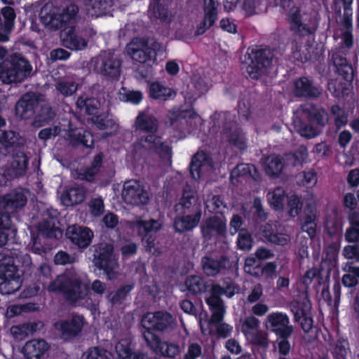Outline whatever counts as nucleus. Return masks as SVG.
Instances as JSON below:
<instances>
[{
	"label": "nucleus",
	"instance_id": "f257e3e1",
	"mask_svg": "<svg viewBox=\"0 0 359 359\" xmlns=\"http://www.w3.org/2000/svg\"><path fill=\"white\" fill-rule=\"evenodd\" d=\"M79 8L71 1H64L62 6H53L45 4L40 11L41 22L53 30L63 29L61 33L62 45L73 51L85 50L88 40L76 29Z\"/></svg>",
	"mask_w": 359,
	"mask_h": 359
},
{
	"label": "nucleus",
	"instance_id": "f03ea898",
	"mask_svg": "<svg viewBox=\"0 0 359 359\" xmlns=\"http://www.w3.org/2000/svg\"><path fill=\"white\" fill-rule=\"evenodd\" d=\"M142 337L147 347L156 355L174 358L182 351L177 344L163 341L155 332H164L172 327V316L163 311L148 312L143 315L141 322Z\"/></svg>",
	"mask_w": 359,
	"mask_h": 359
},
{
	"label": "nucleus",
	"instance_id": "7ed1b4c3",
	"mask_svg": "<svg viewBox=\"0 0 359 359\" xmlns=\"http://www.w3.org/2000/svg\"><path fill=\"white\" fill-rule=\"evenodd\" d=\"M48 291L61 293L68 302L75 304L88 296L90 285L78 277L61 274L50 282Z\"/></svg>",
	"mask_w": 359,
	"mask_h": 359
},
{
	"label": "nucleus",
	"instance_id": "20e7f679",
	"mask_svg": "<svg viewBox=\"0 0 359 359\" xmlns=\"http://www.w3.org/2000/svg\"><path fill=\"white\" fill-rule=\"evenodd\" d=\"M32 72L29 61L20 53H12L0 62V80L4 84L22 83Z\"/></svg>",
	"mask_w": 359,
	"mask_h": 359
},
{
	"label": "nucleus",
	"instance_id": "39448f33",
	"mask_svg": "<svg viewBox=\"0 0 359 359\" xmlns=\"http://www.w3.org/2000/svg\"><path fill=\"white\" fill-rule=\"evenodd\" d=\"M327 121L328 114L324 109L310 104L302 107V117L294 121V127L301 136L311 139L319 134V128Z\"/></svg>",
	"mask_w": 359,
	"mask_h": 359
},
{
	"label": "nucleus",
	"instance_id": "423d86ee",
	"mask_svg": "<svg viewBox=\"0 0 359 359\" xmlns=\"http://www.w3.org/2000/svg\"><path fill=\"white\" fill-rule=\"evenodd\" d=\"M0 293L2 295L14 294L20 290L22 280L18 274L15 257L10 251L0 253Z\"/></svg>",
	"mask_w": 359,
	"mask_h": 359
},
{
	"label": "nucleus",
	"instance_id": "0eeeda50",
	"mask_svg": "<svg viewBox=\"0 0 359 359\" xmlns=\"http://www.w3.org/2000/svg\"><path fill=\"white\" fill-rule=\"evenodd\" d=\"M274 55L269 48L249 50L242 62L248 77L258 80L269 72L272 66Z\"/></svg>",
	"mask_w": 359,
	"mask_h": 359
},
{
	"label": "nucleus",
	"instance_id": "6e6552de",
	"mask_svg": "<svg viewBox=\"0 0 359 359\" xmlns=\"http://www.w3.org/2000/svg\"><path fill=\"white\" fill-rule=\"evenodd\" d=\"M93 264L95 270L102 271L109 279L115 276V269L118 265L112 244L101 242L92 246Z\"/></svg>",
	"mask_w": 359,
	"mask_h": 359
},
{
	"label": "nucleus",
	"instance_id": "1a4fd4ad",
	"mask_svg": "<svg viewBox=\"0 0 359 359\" xmlns=\"http://www.w3.org/2000/svg\"><path fill=\"white\" fill-rule=\"evenodd\" d=\"M201 266L208 277H217L232 272L237 262L226 255H206L201 258Z\"/></svg>",
	"mask_w": 359,
	"mask_h": 359
},
{
	"label": "nucleus",
	"instance_id": "9d476101",
	"mask_svg": "<svg viewBox=\"0 0 359 359\" xmlns=\"http://www.w3.org/2000/svg\"><path fill=\"white\" fill-rule=\"evenodd\" d=\"M27 202V198L22 189H15L9 193L0 197V226L8 227L12 224L9 211L15 212L23 208Z\"/></svg>",
	"mask_w": 359,
	"mask_h": 359
},
{
	"label": "nucleus",
	"instance_id": "9b49d317",
	"mask_svg": "<svg viewBox=\"0 0 359 359\" xmlns=\"http://www.w3.org/2000/svg\"><path fill=\"white\" fill-rule=\"evenodd\" d=\"M289 307L293 314L294 322L299 323L305 333L311 332L313 327V319L311 313L310 300L307 297L303 299H294L289 304Z\"/></svg>",
	"mask_w": 359,
	"mask_h": 359
},
{
	"label": "nucleus",
	"instance_id": "f8f14e48",
	"mask_svg": "<svg viewBox=\"0 0 359 359\" xmlns=\"http://www.w3.org/2000/svg\"><path fill=\"white\" fill-rule=\"evenodd\" d=\"M157 43L156 42L149 45L147 40L142 39H136L127 46L128 54L133 60L140 63L147 62H155L157 55Z\"/></svg>",
	"mask_w": 359,
	"mask_h": 359
},
{
	"label": "nucleus",
	"instance_id": "ddd939ff",
	"mask_svg": "<svg viewBox=\"0 0 359 359\" xmlns=\"http://www.w3.org/2000/svg\"><path fill=\"white\" fill-rule=\"evenodd\" d=\"M290 323L287 313L276 311L267 316L265 327L269 331L274 333L276 337H290L294 332V327Z\"/></svg>",
	"mask_w": 359,
	"mask_h": 359
},
{
	"label": "nucleus",
	"instance_id": "4468645a",
	"mask_svg": "<svg viewBox=\"0 0 359 359\" xmlns=\"http://www.w3.org/2000/svg\"><path fill=\"white\" fill-rule=\"evenodd\" d=\"M84 324L83 315L73 313L69 318L57 321L54 327L60 333L62 339L69 341L80 334Z\"/></svg>",
	"mask_w": 359,
	"mask_h": 359
},
{
	"label": "nucleus",
	"instance_id": "2eb2a0df",
	"mask_svg": "<svg viewBox=\"0 0 359 359\" xmlns=\"http://www.w3.org/2000/svg\"><path fill=\"white\" fill-rule=\"evenodd\" d=\"M136 145L144 148L149 153L158 154L162 158L171 156L172 148L165 142H162V137L156 133H150L145 137H141L136 142Z\"/></svg>",
	"mask_w": 359,
	"mask_h": 359
},
{
	"label": "nucleus",
	"instance_id": "dca6fc26",
	"mask_svg": "<svg viewBox=\"0 0 359 359\" xmlns=\"http://www.w3.org/2000/svg\"><path fill=\"white\" fill-rule=\"evenodd\" d=\"M135 227L142 242L146 243L147 250L151 251L155 247L156 233L161 229V224L156 219H138Z\"/></svg>",
	"mask_w": 359,
	"mask_h": 359
},
{
	"label": "nucleus",
	"instance_id": "f3484780",
	"mask_svg": "<svg viewBox=\"0 0 359 359\" xmlns=\"http://www.w3.org/2000/svg\"><path fill=\"white\" fill-rule=\"evenodd\" d=\"M122 196L127 203L133 205H147L149 201L148 192L136 180L124 184Z\"/></svg>",
	"mask_w": 359,
	"mask_h": 359
},
{
	"label": "nucleus",
	"instance_id": "a211bd4d",
	"mask_svg": "<svg viewBox=\"0 0 359 359\" xmlns=\"http://www.w3.org/2000/svg\"><path fill=\"white\" fill-rule=\"evenodd\" d=\"M39 104V95L33 92H28L21 95L15 106L17 116L27 120L32 118Z\"/></svg>",
	"mask_w": 359,
	"mask_h": 359
},
{
	"label": "nucleus",
	"instance_id": "6ab92c4d",
	"mask_svg": "<svg viewBox=\"0 0 359 359\" xmlns=\"http://www.w3.org/2000/svg\"><path fill=\"white\" fill-rule=\"evenodd\" d=\"M223 133L230 144L240 151H245L248 148V140L245 133L234 121H225L223 124Z\"/></svg>",
	"mask_w": 359,
	"mask_h": 359
},
{
	"label": "nucleus",
	"instance_id": "aec40b11",
	"mask_svg": "<svg viewBox=\"0 0 359 359\" xmlns=\"http://www.w3.org/2000/svg\"><path fill=\"white\" fill-rule=\"evenodd\" d=\"M201 230L206 238H210L213 235L225 237L227 231L226 219L224 215L210 216L203 222Z\"/></svg>",
	"mask_w": 359,
	"mask_h": 359
},
{
	"label": "nucleus",
	"instance_id": "412c9836",
	"mask_svg": "<svg viewBox=\"0 0 359 359\" xmlns=\"http://www.w3.org/2000/svg\"><path fill=\"white\" fill-rule=\"evenodd\" d=\"M65 234L74 245L81 249L90 245L94 236L88 227L77 224L68 226Z\"/></svg>",
	"mask_w": 359,
	"mask_h": 359
},
{
	"label": "nucleus",
	"instance_id": "4be33fe9",
	"mask_svg": "<svg viewBox=\"0 0 359 359\" xmlns=\"http://www.w3.org/2000/svg\"><path fill=\"white\" fill-rule=\"evenodd\" d=\"M202 215L203 214L199 212L195 214L179 213L173 221L175 231L180 234L192 231L199 225Z\"/></svg>",
	"mask_w": 359,
	"mask_h": 359
},
{
	"label": "nucleus",
	"instance_id": "5701e85b",
	"mask_svg": "<svg viewBox=\"0 0 359 359\" xmlns=\"http://www.w3.org/2000/svg\"><path fill=\"white\" fill-rule=\"evenodd\" d=\"M50 348L49 344L43 339H32L27 341L22 348L25 359H44Z\"/></svg>",
	"mask_w": 359,
	"mask_h": 359
},
{
	"label": "nucleus",
	"instance_id": "b1692460",
	"mask_svg": "<svg viewBox=\"0 0 359 359\" xmlns=\"http://www.w3.org/2000/svg\"><path fill=\"white\" fill-rule=\"evenodd\" d=\"M69 144L73 147H83L92 148L94 147V137L91 132L83 128H70L67 133Z\"/></svg>",
	"mask_w": 359,
	"mask_h": 359
},
{
	"label": "nucleus",
	"instance_id": "393cba45",
	"mask_svg": "<svg viewBox=\"0 0 359 359\" xmlns=\"http://www.w3.org/2000/svg\"><path fill=\"white\" fill-rule=\"evenodd\" d=\"M293 93L297 97L317 98L320 95L313 81L306 76H301L294 82Z\"/></svg>",
	"mask_w": 359,
	"mask_h": 359
},
{
	"label": "nucleus",
	"instance_id": "a878e982",
	"mask_svg": "<svg viewBox=\"0 0 359 359\" xmlns=\"http://www.w3.org/2000/svg\"><path fill=\"white\" fill-rule=\"evenodd\" d=\"M333 65L335 67L337 78H340L346 82L353 85L355 76V71L347 59L339 54H334L332 57Z\"/></svg>",
	"mask_w": 359,
	"mask_h": 359
},
{
	"label": "nucleus",
	"instance_id": "bb28decb",
	"mask_svg": "<svg viewBox=\"0 0 359 359\" xmlns=\"http://www.w3.org/2000/svg\"><path fill=\"white\" fill-rule=\"evenodd\" d=\"M316 208L311 203H307L304 208V215L300 218L301 229L313 238L316 233Z\"/></svg>",
	"mask_w": 359,
	"mask_h": 359
},
{
	"label": "nucleus",
	"instance_id": "cd10ccee",
	"mask_svg": "<svg viewBox=\"0 0 359 359\" xmlns=\"http://www.w3.org/2000/svg\"><path fill=\"white\" fill-rule=\"evenodd\" d=\"M148 95L150 98L162 102L174 98L176 93L172 88L159 81H153L149 83Z\"/></svg>",
	"mask_w": 359,
	"mask_h": 359
},
{
	"label": "nucleus",
	"instance_id": "c85d7f7f",
	"mask_svg": "<svg viewBox=\"0 0 359 359\" xmlns=\"http://www.w3.org/2000/svg\"><path fill=\"white\" fill-rule=\"evenodd\" d=\"M297 1L299 0L280 1V6L283 10L288 11L287 17L290 29L297 25L299 26V23L302 22L300 3Z\"/></svg>",
	"mask_w": 359,
	"mask_h": 359
},
{
	"label": "nucleus",
	"instance_id": "c756f323",
	"mask_svg": "<svg viewBox=\"0 0 359 359\" xmlns=\"http://www.w3.org/2000/svg\"><path fill=\"white\" fill-rule=\"evenodd\" d=\"M100 71L102 74L111 78H118L121 74V62L111 53H105L101 57Z\"/></svg>",
	"mask_w": 359,
	"mask_h": 359
},
{
	"label": "nucleus",
	"instance_id": "7c9ffc66",
	"mask_svg": "<svg viewBox=\"0 0 359 359\" xmlns=\"http://www.w3.org/2000/svg\"><path fill=\"white\" fill-rule=\"evenodd\" d=\"M86 191L83 187H72L63 192L61 200L65 206H73L83 203L86 198Z\"/></svg>",
	"mask_w": 359,
	"mask_h": 359
},
{
	"label": "nucleus",
	"instance_id": "2f4dec72",
	"mask_svg": "<svg viewBox=\"0 0 359 359\" xmlns=\"http://www.w3.org/2000/svg\"><path fill=\"white\" fill-rule=\"evenodd\" d=\"M210 163V158L204 151H197L191 158L189 172L192 179L199 180L202 176V168Z\"/></svg>",
	"mask_w": 359,
	"mask_h": 359
},
{
	"label": "nucleus",
	"instance_id": "473e14b6",
	"mask_svg": "<svg viewBox=\"0 0 359 359\" xmlns=\"http://www.w3.org/2000/svg\"><path fill=\"white\" fill-rule=\"evenodd\" d=\"M180 213L195 214L202 212V205L198 198L192 194H183L180 202L175 205Z\"/></svg>",
	"mask_w": 359,
	"mask_h": 359
},
{
	"label": "nucleus",
	"instance_id": "72a5a7b5",
	"mask_svg": "<svg viewBox=\"0 0 359 359\" xmlns=\"http://www.w3.org/2000/svg\"><path fill=\"white\" fill-rule=\"evenodd\" d=\"M327 89L333 97L341 99L348 96L352 92L353 85L340 78H336L328 81Z\"/></svg>",
	"mask_w": 359,
	"mask_h": 359
},
{
	"label": "nucleus",
	"instance_id": "f704fd0d",
	"mask_svg": "<svg viewBox=\"0 0 359 359\" xmlns=\"http://www.w3.org/2000/svg\"><path fill=\"white\" fill-rule=\"evenodd\" d=\"M134 289V284H124L117 289L111 290L107 294V299L114 306H121L125 304L131 291Z\"/></svg>",
	"mask_w": 359,
	"mask_h": 359
},
{
	"label": "nucleus",
	"instance_id": "c9c22d12",
	"mask_svg": "<svg viewBox=\"0 0 359 359\" xmlns=\"http://www.w3.org/2000/svg\"><path fill=\"white\" fill-rule=\"evenodd\" d=\"M135 126L139 130L150 133H156L158 130V121L152 116L140 112L135 119Z\"/></svg>",
	"mask_w": 359,
	"mask_h": 359
},
{
	"label": "nucleus",
	"instance_id": "e433bc0d",
	"mask_svg": "<svg viewBox=\"0 0 359 359\" xmlns=\"http://www.w3.org/2000/svg\"><path fill=\"white\" fill-rule=\"evenodd\" d=\"M187 290L193 294H202L208 290L210 285L208 281L202 276L190 275L184 281Z\"/></svg>",
	"mask_w": 359,
	"mask_h": 359
},
{
	"label": "nucleus",
	"instance_id": "4c0bfd02",
	"mask_svg": "<svg viewBox=\"0 0 359 359\" xmlns=\"http://www.w3.org/2000/svg\"><path fill=\"white\" fill-rule=\"evenodd\" d=\"M341 238L334 240L324 248L325 255L323 261L327 264L330 269L334 268L338 264V256L341 248Z\"/></svg>",
	"mask_w": 359,
	"mask_h": 359
},
{
	"label": "nucleus",
	"instance_id": "58836bf2",
	"mask_svg": "<svg viewBox=\"0 0 359 359\" xmlns=\"http://www.w3.org/2000/svg\"><path fill=\"white\" fill-rule=\"evenodd\" d=\"M76 105L80 111H83L91 117L102 110L100 107V102L95 97L80 96L76 102Z\"/></svg>",
	"mask_w": 359,
	"mask_h": 359
},
{
	"label": "nucleus",
	"instance_id": "ea45409f",
	"mask_svg": "<svg viewBox=\"0 0 359 359\" xmlns=\"http://www.w3.org/2000/svg\"><path fill=\"white\" fill-rule=\"evenodd\" d=\"M285 167V159L280 155L272 154L265 161V172L271 177H277Z\"/></svg>",
	"mask_w": 359,
	"mask_h": 359
},
{
	"label": "nucleus",
	"instance_id": "a19ab883",
	"mask_svg": "<svg viewBox=\"0 0 359 359\" xmlns=\"http://www.w3.org/2000/svg\"><path fill=\"white\" fill-rule=\"evenodd\" d=\"M20 136L13 130H0V144L7 153L13 151L20 144Z\"/></svg>",
	"mask_w": 359,
	"mask_h": 359
},
{
	"label": "nucleus",
	"instance_id": "79ce46f5",
	"mask_svg": "<svg viewBox=\"0 0 359 359\" xmlns=\"http://www.w3.org/2000/svg\"><path fill=\"white\" fill-rule=\"evenodd\" d=\"M88 11H92L96 15L105 14L114 6V0H83Z\"/></svg>",
	"mask_w": 359,
	"mask_h": 359
},
{
	"label": "nucleus",
	"instance_id": "37998d69",
	"mask_svg": "<svg viewBox=\"0 0 359 359\" xmlns=\"http://www.w3.org/2000/svg\"><path fill=\"white\" fill-rule=\"evenodd\" d=\"M267 200L271 208L274 210H283L284 201L286 197V191L281 187H276L272 191L267 194Z\"/></svg>",
	"mask_w": 359,
	"mask_h": 359
},
{
	"label": "nucleus",
	"instance_id": "c03bdc74",
	"mask_svg": "<svg viewBox=\"0 0 359 359\" xmlns=\"http://www.w3.org/2000/svg\"><path fill=\"white\" fill-rule=\"evenodd\" d=\"M196 116V113L190 109L170 111L165 118V123L168 126L177 127L187 117L194 118Z\"/></svg>",
	"mask_w": 359,
	"mask_h": 359
},
{
	"label": "nucleus",
	"instance_id": "a18cd8bd",
	"mask_svg": "<svg viewBox=\"0 0 359 359\" xmlns=\"http://www.w3.org/2000/svg\"><path fill=\"white\" fill-rule=\"evenodd\" d=\"M205 302L209 306L212 313L210 321L211 323H219L223 320L225 308L222 299H205Z\"/></svg>",
	"mask_w": 359,
	"mask_h": 359
},
{
	"label": "nucleus",
	"instance_id": "49530a36",
	"mask_svg": "<svg viewBox=\"0 0 359 359\" xmlns=\"http://www.w3.org/2000/svg\"><path fill=\"white\" fill-rule=\"evenodd\" d=\"M252 233L247 229H243L238 233L236 245L238 250L248 252L254 245Z\"/></svg>",
	"mask_w": 359,
	"mask_h": 359
},
{
	"label": "nucleus",
	"instance_id": "de8ad7c7",
	"mask_svg": "<svg viewBox=\"0 0 359 359\" xmlns=\"http://www.w3.org/2000/svg\"><path fill=\"white\" fill-rule=\"evenodd\" d=\"M205 208L210 212L217 215L221 214L223 215V212L226 208V205L222 200V196L219 195H213L211 198L208 199L205 203Z\"/></svg>",
	"mask_w": 359,
	"mask_h": 359
},
{
	"label": "nucleus",
	"instance_id": "09e8293b",
	"mask_svg": "<svg viewBox=\"0 0 359 359\" xmlns=\"http://www.w3.org/2000/svg\"><path fill=\"white\" fill-rule=\"evenodd\" d=\"M287 213L290 217H295L299 215L303 208V201L301 196L292 194L287 196Z\"/></svg>",
	"mask_w": 359,
	"mask_h": 359
},
{
	"label": "nucleus",
	"instance_id": "8fccbe9b",
	"mask_svg": "<svg viewBox=\"0 0 359 359\" xmlns=\"http://www.w3.org/2000/svg\"><path fill=\"white\" fill-rule=\"evenodd\" d=\"M330 113L334 118V125L339 129L348 123V114L343 107L338 104H333L330 107Z\"/></svg>",
	"mask_w": 359,
	"mask_h": 359
},
{
	"label": "nucleus",
	"instance_id": "3c124183",
	"mask_svg": "<svg viewBox=\"0 0 359 359\" xmlns=\"http://www.w3.org/2000/svg\"><path fill=\"white\" fill-rule=\"evenodd\" d=\"M48 284L46 282H40L38 280L27 286L23 292V297L25 298H32L37 295H41L46 290L48 291Z\"/></svg>",
	"mask_w": 359,
	"mask_h": 359
},
{
	"label": "nucleus",
	"instance_id": "603ef678",
	"mask_svg": "<svg viewBox=\"0 0 359 359\" xmlns=\"http://www.w3.org/2000/svg\"><path fill=\"white\" fill-rule=\"evenodd\" d=\"M90 121L93 123L98 129L105 130L112 128L115 124L114 120L108 118V114H106L102 110L96 115L90 118Z\"/></svg>",
	"mask_w": 359,
	"mask_h": 359
},
{
	"label": "nucleus",
	"instance_id": "864d4df0",
	"mask_svg": "<svg viewBox=\"0 0 359 359\" xmlns=\"http://www.w3.org/2000/svg\"><path fill=\"white\" fill-rule=\"evenodd\" d=\"M29 159L24 152L17 153L13 156L11 163V169L16 171V173L21 175L24 172L28 166Z\"/></svg>",
	"mask_w": 359,
	"mask_h": 359
},
{
	"label": "nucleus",
	"instance_id": "5fc2aeb1",
	"mask_svg": "<svg viewBox=\"0 0 359 359\" xmlns=\"http://www.w3.org/2000/svg\"><path fill=\"white\" fill-rule=\"evenodd\" d=\"M149 8L152 11L155 18L166 20L168 18V6L165 1L149 2Z\"/></svg>",
	"mask_w": 359,
	"mask_h": 359
},
{
	"label": "nucleus",
	"instance_id": "6e6d98bb",
	"mask_svg": "<svg viewBox=\"0 0 359 359\" xmlns=\"http://www.w3.org/2000/svg\"><path fill=\"white\" fill-rule=\"evenodd\" d=\"M343 4L344 16L341 25L345 30H353L351 4L353 0H341Z\"/></svg>",
	"mask_w": 359,
	"mask_h": 359
},
{
	"label": "nucleus",
	"instance_id": "4d7b16f0",
	"mask_svg": "<svg viewBox=\"0 0 359 359\" xmlns=\"http://www.w3.org/2000/svg\"><path fill=\"white\" fill-rule=\"evenodd\" d=\"M111 353L106 349L93 346L83 353L81 359H111Z\"/></svg>",
	"mask_w": 359,
	"mask_h": 359
},
{
	"label": "nucleus",
	"instance_id": "13d9d810",
	"mask_svg": "<svg viewBox=\"0 0 359 359\" xmlns=\"http://www.w3.org/2000/svg\"><path fill=\"white\" fill-rule=\"evenodd\" d=\"M348 342L344 338L337 339V343L332 352L333 359H346Z\"/></svg>",
	"mask_w": 359,
	"mask_h": 359
},
{
	"label": "nucleus",
	"instance_id": "bf43d9fd",
	"mask_svg": "<svg viewBox=\"0 0 359 359\" xmlns=\"http://www.w3.org/2000/svg\"><path fill=\"white\" fill-rule=\"evenodd\" d=\"M252 208L253 212V220L256 222H265L267 218V213L264 211L262 201L259 198H255L253 201Z\"/></svg>",
	"mask_w": 359,
	"mask_h": 359
},
{
	"label": "nucleus",
	"instance_id": "052dcab7",
	"mask_svg": "<svg viewBox=\"0 0 359 359\" xmlns=\"http://www.w3.org/2000/svg\"><path fill=\"white\" fill-rule=\"evenodd\" d=\"M88 206L90 214L93 217H100L104 211V200L101 196L91 198Z\"/></svg>",
	"mask_w": 359,
	"mask_h": 359
},
{
	"label": "nucleus",
	"instance_id": "680f3d73",
	"mask_svg": "<svg viewBox=\"0 0 359 359\" xmlns=\"http://www.w3.org/2000/svg\"><path fill=\"white\" fill-rule=\"evenodd\" d=\"M38 325L36 323H23L18 326L13 327L12 330L14 336L25 335L33 334L37 330Z\"/></svg>",
	"mask_w": 359,
	"mask_h": 359
},
{
	"label": "nucleus",
	"instance_id": "e2e57ef3",
	"mask_svg": "<svg viewBox=\"0 0 359 359\" xmlns=\"http://www.w3.org/2000/svg\"><path fill=\"white\" fill-rule=\"evenodd\" d=\"M1 13L3 17L4 21L0 22V24L15 26V20L16 14L14 9L11 6H5L1 8Z\"/></svg>",
	"mask_w": 359,
	"mask_h": 359
},
{
	"label": "nucleus",
	"instance_id": "0e129e2a",
	"mask_svg": "<svg viewBox=\"0 0 359 359\" xmlns=\"http://www.w3.org/2000/svg\"><path fill=\"white\" fill-rule=\"evenodd\" d=\"M216 327V334L219 339H226L231 336L233 332V327L226 323H212Z\"/></svg>",
	"mask_w": 359,
	"mask_h": 359
},
{
	"label": "nucleus",
	"instance_id": "69168bd1",
	"mask_svg": "<svg viewBox=\"0 0 359 359\" xmlns=\"http://www.w3.org/2000/svg\"><path fill=\"white\" fill-rule=\"evenodd\" d=\"M55 116V113L51 107L43 104L41 107L39 114L37 116V120L48 123Z\"/></svg>",
	"mask_w": 359,
	"mask_h": 359
},
{
	"label": "nucleus",
	"instance_id": "338daca9",
	"mask_svg": "<svg viewBox=\"0 0 359 359\" xmlns=\"http://www.w3.org/2000/svg\"><path fill=\"white\" fill-rule=\"evenodd\" d=\"M244 221L243 217L238 214H233L229 222V233L231 236L236 234L242 230V226Z\"/></svg>",
	"mask_w": 359,
	"mask_h": 359
},
{
	"label": "nucleus",
	"instance_id": "774afa93",
	"mask_svg": "<svg viewBox=\"0 0 359 359\" xmlns=\"http://www.w3.org/2000/svg\"><path fill=\"white\" fill-rule=\"evenodd\" d=\"M344 238L348 243H359V224L349 225L344 233Z\"/></svg>",
	"mask_w": 359,
	"mask_h": 359
}]
</instances>
